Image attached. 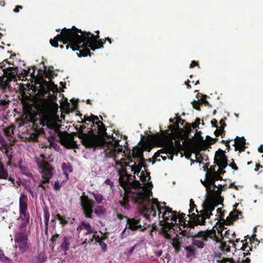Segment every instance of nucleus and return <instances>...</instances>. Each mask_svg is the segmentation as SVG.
I'll return each mask as SVG.
<instances>
[{
    "label": "nucleus",
    "instance_id": "1",
    "mask_svg": "<svg viewBox=\"0 0 263 263\" xmlns=\"http://www.w3.org/2000/svg\"><path fill=\"white\" fill-rule=\"evenodd\" d=\"M104 156L106 158H112L115 162V164L121 167L125 165L127 167L126 171L130 170L131 173L134 174V180L135 182V187L132 189L129 193L132 192V190L141 188H147L153 187L152 182L150 181L151 177L149 173L141 170L143 166L142 163L144 161L143 155V151L139 147H136L133 151L134 162L133 165H126L125 163L121 162L120 160L123 159L126 156L125 150L123 149L121 145H119L118 141H109L107 142L104 146Z\"/></svg>",
    "mask_w": 263,
    "mask_h": 263
},
{
    "label": "nucleus",
    "instance_id": "2",
    "mask_svg": "<svg viewBox=\"0 0 263 263\" xmlns=\"http://www.w3.org/2000/svg\"><path fill=\"white\" fill-rule=\"evenodd\" d=\"M97 33H99L97 31ZM99 34L95 36L90 32L82 31L74 26L72 29L63 28L61 34H58L53 39H50L52 46L57 47L58 41H61L64 44L69 43L72 50H79L81 56H87L90 49L95 51L96 49L103 48L104 42L101 40L98 41Z\"/></svg>",
    "mask_w": 263,
    "mask_h": 263
},
{
    "label": "nucleus",
    "instance_id": "3",
    "mask_svg": "<svg viewBox=\"0 0 263 263\" xmlns=\"http://www.w3.org/2000/svg\"><path fill=\"white\" fill-rule=\"evenodd\" d=\"M152 188L153 187L134 189L128 196L139 205L143 217L145 219H148L151 216L155 217L157 212H158L159 218L161 217L166 224L171 226L173 224L174 222L176 223L177 219L180 218L177 212L173 211L168 207H160L156 199H151ZM183 218V216L180 217Z\"/></svg>",
    "mask_w": 263,
    "mask_h": 263
},
{
    "label": "nucleus",
    "instance_id": "4",
    "mask_svg": "<svg viewBox=\"0 0 263 263\" xmlns=\"http://www.w3.org/2000/svg\"><path fill=\"white\" fill-rule=\"evenodd\" d=\"M215 229L200 231L192 236L193 246L199 249H203L205 246L211 244V242L216 243L218 241Z\"/></svg>",
    "mask_w": 263,
    "mask_h": 263
},
{
    "label": "nucleus",
    "instance_id": "5",
    "mask_svg": "<svg viewBox=\"0 0 263 263\" xmlns=\"http://www.w3.org/2000/svg\"><path fill=\"white\" fill-rule=\"evenodd\" d=\"M86 128L85 125H81L79 128L78 137L81 140L83 144L88 147L96 148L103 145V149L104 146L108 141L100 139L98 135L93 134L92 135L84 133V130ZM109 141H108L109 142Z\"/></svg>",
    "mask_w": 263,
    "mask_h": 263
},
{
    "label": "nucleus",
    "instance_id": "6",
    "mask_svg": "<svg viewBox=\"0 0 263 263\" xmlns=\"http://www.w3.org/2000/svg\"><path fill=\"white\" fill-rule=\"evenodd\" d=\"M37 168L41 174L43 181L41 182L39 186L44 190L49 187L48 183L53 174V170L50 164L45 160L41 159L36 161Z\"/></svg>",
    "mask_w": 263,
    "mask_h": 263
},
{
    "label": "nucleus",
    "instance_id": "7",
    "mask_svg": "<svg viewBox=\"0 0 263 263\" xmlns=\"http://www.w3.org/2000/svg\"><path fill=\"white\" fill-rule=\"evenodd\" d=\"M30 242L26 230L20 227L14 235V247L24 253L27 252L30 248Z\"/></svg>",
    "mask_w": 263,
    "mask_h": 263
},
{
    "label": "nucleus",
    "instance_id": "8",
    "mask_svg": "<svg viewBox=\"0 0 263 263\" xmlns=\"http://www.w3.org/2000/svg\"><path fill=\"white\" fill-rule=\"evenodd\" d=\"M215 205L211 203H206L204 206L203 210L201 211L200 214L196 216V221L197 224L204 225L205 219H209L212 215V211L214 210Z\"/></svg>",
    "mask_w": 263,
    "mask_h": 263
},
{
    "label": "nucleus",
    "instance_id": "9",
    "mask_svg": "<svg viewBox=\"0 0 263 263\" xmlns=\"http://www.w3.org/2000/svg\"><path fill=\"white\" fill-rule=\"evenodd\" d=\"M117 217L120 220L125 219L126 221V227H127L129 231H136L142 227L141 218L137 217L128 218L126 216L123 215L120 213H117Z\"/></svg>",
    "mask_w": 263,
    "mask_h": 263
},
{
    "label": "nucleus",
    "instance_id": "10",
    "mask_svg": "<svg viewBox=\"0 0 263 263\" xmlns=\"http://www.w3.org/2000/svg\"><path fill=\"white\" fill-rule=\"evenodd\" d=\"M135 182H133L131 184H129V186L125 189V192L126 194V197L124 198V201L120 202V210L124 214H127L129 209H130V205L128 202V201L130 200H131L134 203L137 204L139 210L141 213V215L143 216V214L142 213L141 210L140 209L139 205L138 204V203L135 202L133 200L131 199L130 197L128 196V192H130V191L132 190V189L135 187Z\"/></svg>",
    "mask_w": 263,
    "mask_h": 263
},
{
    "label": "nucleus",
    "instance_id": "11",
    "mask_svg": "<svg viewBox=\"0 0 263 263\" xmlns=\"http://www.w3.org/2000/svg\"><path fill=\"white\" fill-rule=\"evenodd\" d=\"M80 200L81 205L85 214V217L87 218H92L93 212V207L94 206L95 202L86 196L81 197Z\"/></svg>",
    "mask_w": 263,
    "mask_h": 263
},
{
    "label": "nucleus",
    "instance_id": "12",
    "mask_svg": "<svg viewBox=\"0 0 263 263\" xmlns=\"http://www.w3.org/2000/svg\"><path fill=\"white\" fill-rule=\"evenodd\" d=\"M77 229L78 231L83 230H86L85 234L88 236V237L86 238L85 241L82 243L83 245L84 243H90L93 242V238L96 236L95 233H97V232L95 231V229L91 227L89 223L83 221Z\"/></svg>",
    "mask_w": 263,
    "mask_h": 263
},
{
    "label": "nucleus",
    "instance_id": "13",
    "mask_svg": "<svg viewBox=\"0 0 263 263\" xmlns=\"http://www.w3.org/2000/svg\"><path fill=\"white\" fill-rule=\"evenodd\" d=\"M27 201V196L23 193L21 194L19 199L20 217L21 218L24 217L26 218V223H28L29 222V214L27 213V210L28 208Z\"/></svg>",
    "mask_w": 263,
    "mask_h": 263
},
{
    "label": "nucleus",
    "instance_id": "14",
    "mask_svg": "<svg viewBox=\"0 0 263 263\" xmlns=\"http://www.w3.org/2000/svg\"><path fill=\"white\" fill-rule=\"evenodd\" d=\"M175 151V146L173 142L172 141L170 145L167 146L166 147L159 150L156 153L157 157H160L163 160H165L167 157L169 158L171 160H173V156L172 153Z\"/></svg>",
    "mask_w": 263,
    "mask_h": 263
},
{
    "label": "nucleus",
    "instance_id": "15",
    "mask_svg": "<svg viewBox=\"0 0 263 263\" xmlns=\"http://www.w3.org/2000/svg\"><path fill=\"white\" fill-rule=\"evenodd\" d=\"M91 119L94 127V129H92V130L97 131L96 133L100 136H105L107 133L103 123L98 121L99 118L96 116L91 115Z\"/></svg>",
    "mask_w": 263,
    "mask_h": 263
},
{
    "label": "nucleus",
    "instance_id": "16",
    "mask_svg": "<svg viewBox=\"0 0 263 263\" xmlns=\"http://www.w3.org/2000/svg\"><path fill=\"white\" fill-rule=\"evenodd\" d=\"M62 144L68 148H73L77 146V142L74 141L73 136L67 134L62 138Z\"/></svg>",
    "mask_w": 263,
    "mask_h": 263
},
{
    "label": "nucleus",
    "instance_id": "17",
    "mask_svg": "<svg viewBox=\"0 0 263 263\" xmlns=\"http://www.w3.org/2000/svg\"><path fill=\"white\" fill-rule=\"evenodd\" d=\"M72 237L69 235L61 236L59 248L62 251H63L66 253L69 250V246L72 241Z\"/></svg>",
    "mask_w": 263,
    "mask_h": 263
},
{
    "label": "nucleus",
    "instance_id": "18",
    "mask_svg": "<svg viewBox=\"0 0 263 263\" xmlns=\"http://www.w3.org/2000/svg\"><path fill=\"white\" fill-rule=\"evenodd\" d=\"M215 160L217 162V165L223 169L228 166V159L223 152L216 154Z\"/></svg>",
    "mask_w": 263,
    "mask_h": 263
},
{
    "label": "nucleus",
    "instance_id": "19",
    "mask_svg": "<svg viewBox=\"0 0 263 263\" xmlns=\"http://www.w3.org/2000/svg\"><path fill=\"white\" fill-rule=\"evenodd\" d=\"M17 72V67H9L7 69H4V73H1V77L4 76L9 80H15Z\"/></svg>",
    "mask_w": 263,
    "mask_h": 263
},
{
    "label": "nucleus",
    "instance_id": "20",
    "mask_svg": "<svg viewBox=\"0 0 263 263\" xmlns=\"http://www.w3.org/2000/svg\"><path fill=\"white\" fill-rule=\"evenodd\" d=\"M0 179L10 181L12 184H15L14 179L9 175L7 169L0 159Z\"/></svg>",
    "mask_w": 263,
    "mask_h": 263
},
{
    "label": "nucleus",
    "instance_id": "21",
    "mask_svg": "<svg viewBox=\"0 0 263 263\" xmlns=\"http://www.w3.org/2000/svg\"><path fill=\"white\" fill-rule=\"evenodd\" d=\"M218 233L220 235V236L222 237H225L230 239H232L233 238V236L235 235V232L232 230H218Z\"/></svg>",
    "mask_w": 263,
    "mask_h": 263
},
{
    "label": "nucleus",
    "instance_id": "22",
    "mask_svg": "<svg viewBox=\"0 0 263 263\" xmlns=\"http://www.w3.org/2000/svg\"><path fill=\"white\" fill-rule=\"evenodd\" d=\"M184 250L186 251V258L195 257L196 256V249L193 246H185L184 247Z\"/></svg>",
    "mask_w": 263,
    "mask_h": 263
},
{
    "label": "nucleus",
    "instance_id": "23",
    "mask_svg": "<svg viewBox=\"0 0 263 263\" xmlns=\"http://www.w3.org/2000/svg\"><path fill=\"white\" fill-rule=\"evenodd\" d=\"M240 216H241V213L237 210L231 212L229 216L227 217V222L230 224L231 223L230 220H235L239 218Z\"/></svg>",
    "mask_w": 263,
    "mask_h": 263
},
{
    "label": "nucleus",
    "instance_id": "24",
    "mask_svg": "<svg viewBox=\"0 0 263 263\" xmlns=\"http://www.w3.org/2000/svg\"><path fill=\"white\" fill-rule=\"evenodd\" d=\"M61 167L64 174L67 177L68 175V173L72 172V168L69 163H63Z\"/></svg>",
    "mask_w": 263,
    "mask_h": 263
},
{
    "label": "nucleus",
    "instance_id": "25",
    "mask_svg": "<svg viewBox=\"0 0 263 263\" xmlns=\"http://www.w3.org/2000/svg\"><path fill=\"white\" fill-rule=\"evenodd\" d=\"M93 239L95 240V241L96 242L99 243L103 252H106L107 251L106 243L104 241L102 240L98 236H96L95 238H93Z\"/></svg>",
    "mask_w": 263,
    "mask_h": 263
},
{
    "label": "nucleus",
    "instance_id": "26",
    "mask_svg": "<svg viewBox=\"0 0 263 263\" xmlns=\"http://www.w3.org/2000/svg\"><path fill=\"white\" fill-rule=\"evenodd\" d=\"M202 184L206 187L207 190L211 191V186L214 187H216V185L215 183V181L213 179H210L209 181L206 182L205 181H202L201 180Z\"/></svg>",
    "mask_w": 263,
    "mask_h": 263
},
{
    "label": "nucleus",
    "instance_id": "27",
    "mask_svg": "<svg viewBox=\"0 0 263 263\" xmlns=\"http://www.w3.org/2000/svg\"><path fill=\"white\" fill-rule=\"evenodd\" d=\"M91 194L94 197L97 203L100 204L102 202L103 200V196L102 194L98 192H92Z\"/></svg>",
    "mask_w": 263,
    "mask_h": 263
},
{
    "label": "nucleus",
    "instance_id": "28",
    "mask_svg": "<svg viewBox=\"0 0 263 263\" xmlns=\"http://www.w3.org/2000/svg\"><path fill=\"white\" fill-rule=\"evenodd\" d=\"M44 217L45 226H48V223L50 218V213L47 210H44Z\"/></svg>",
    "mask_w": 263,
    "mask_h": 263
},
{
    "label": "nucleus",
    "instance_id": "29",
    "mask_svg": "<svg viewBox=\"0 0 263 263\" xmlns=\"http://www.w3.org/2000/svg\"><path fill=\"white\" fill-rule=\"evenodd\" d=\"M20 169L22 173H23L26 176L32 178H33V175L31 173H30L25 166H20Z\"/></svg>",
    "mask_w": 263,
    "mask_h": 263
},
{
    "label": "nucleus",
    "instance_id": "30",
    "mask_svg": "<svg viewBox=\"0 0 263 263\" xmlns=\"http://www.w3.org/2000/svg\"><path fill=\"white\" fill-rule=\"evenodd\" d=\"M127 227L125 226L124 229L121 232L119 236L121 239H123L126 236H127L128 235L130 234V231L129 230L127 231Z\"/></svg>",
    "mask_w": 263,
    "mask_h": 263
},
{
    "label": "nucleus",
    "instance_id": "31",
    "mask_svg": "<svg viewBox=\"0 0 263 263\" xmlns=\"http://www.w3.org/2000/svg\"><path fill=\"white\" fill-rule=\"evenodd\" d=\"M139 246V244H136L134 246H133L130 249L127 250V252H125V254L127 256H130L133 253L134 251L136 249H137Z\"/></svg>",
    "mask_w": 263,
    "mask_h": 263
},
{
    "label": "nucleus",
    "instance_id": "32",
    "mask_svg": "<svg viewBox=\"0 0 263 263\" xmlns=\"http://www.w3.org/2000/svg\"><path fill=\"white\" fill-rule=\"evenodd\" d=\"M56 218L58 220H59L60 223L63 225H65L67 223V221L65 219H64L59 214H57Z\"/></svg>",
    "mask_w": 263,
    "mask_h": 263
},
{
    "label": "nucleus",
    "instance_id": "33",
    "mask_svg": "<svg viewBox=\"0 0 263 263\" xmlns=\"http://www.w3.org/2000/svg\"><path fill=\"white\" fill-rule=\"evenodd\" d=\"M62 186L63 182H59V181H56L54 183L53 188L55 191H59Z\"/></svg>",
    "mask_w": 263,
    "mask_h": 263
},
{
    "label": "nucleus",
    "instance_id": "34",
    "mask_svg": "<svg viewBox=\"0 0 263 263\" xmlns=\"http://www.w3.org/2000/svg\"><path fill=\"white\" fill-rule=\"evenodd\" d=\"M93 127V125L92 123H90H90H87V128L89 129H90L88 132V133H89L88 134H89L90 135H92L93 134H95V135H96V134H97L96 133L97 131L92 130V129H93L92 128Z\"/></svg>",
    "mask_w": 263,
    "mask_h": 263
},
{
    "label": "nucleus",
    "instance_id": "35",
    "mask_svg": "<svg viewBox=\"0 0 263 263\" xmlns=\"http://www.w3.org/2000/svg\"><path fill=\"white\" fill-rule=\"evenodd\" d=\"M235 142L237 143L239 145L245 144L246 139L243 137L239 138L238 137H237Z\"/></svg>",
    "mask_w": 263,
    "mask_h": 263
},
{
    "label": "nucleus",
    "instance_id": "36",
    "mask_svg": "<svg viewBox=\"0 0 263 263\" xmlns=\"http://www.w3.org/2000/svg\"><path fill=\"white\" fill-rule=\"evenodd\" d=\"M0 260L3 262H6L9 260L8 258L5 256L2 250L0 251Z\"/></svg>",
    "mask_w": 263,
    "mask_h": 263
},
{
    "label": "nucleus",
    "instance_id": "37",
    "mask_svg": "<svg viewBox=\"0 0 263 263\" xmlns=\"http://www.w3.org/2000/svg\"><path fill=\"white\" fill-rule=\"evenodd\" d=\"M190 209L189 210V212L190 213H192L194 211V208H195L196 205H195L194 203V201L193 199L190 200Z\"/></svg>",
    "mask_w": 263,
    "mask_h": 263
},
{
    "label": "nucleus",
    "instance_id": "38",
    "mask_svg": "<svg viewBox=\"0 0 263 263\" xmlns=\"http://www.w3.org/2000/svg\"><path fill=\"white\" fill-rule=\"evenodd\" d=\"M5 134L7 136H11L12 134V129L11 127L7 128L5 130Z\"/></svg>",
    "mask_w": 263,
    "mask_h": 263
},
{
    "label": "nucleus",
    "instance_id": "39",
    "mask_svg": "<svg viewBox=\"0 0 263 263\" xmlns=\"http://www.w3.org/2000/svg\"><path fill=\"white\" fill-rule=\"evenodd\" d=\"M7 63L10 65V64H9L7 60H4L3 62L1 63L0 69H2L3 70V73H4V69H5V67ZM6 69H7V68H6Z\"/></svg>",
    "mask_w": 263,
    "mask_h": 263
},
{
    "label": "nucleus",
    "instance_id": "40",
    "mask_svg": "<svg viewBox=\"0 0 263 263\" xmlns=\"http://www.w3.org/2000/svg\"><path fill=\"white\" fill-rule=\"evenodd\" d=\"M193 106V107L197 109V110H200V106H199V103L197 101H194L192 102Z\"/></svg>",
    "mask_w": 263,
    "mask_h": 263
},
{
    "label": "nucleus",
    "instance_id": "41",
    "mask_svg": "<svg viewBox=\"0 0 263 263\" xmlns=\"http://www.w3.org/2000/svg\"><path fill=\"white\" fill-rule=\"evenodd\" d=\"M59 237V234H55L54 235H53L51 238V241L52 242V243L55 245V242L57 240V239Z\"/></svg>",
    "mask_w": 263,
    "mask_h": 263
},
{
    "label": "nucleus",
    "instance_id": "42",
    "mask_svg": "<svg viewBox=\"0 0 263 263\" xmlns=\"http://www.w3.org/2000/svg\"><path fill=\"white\" fill-rule=\"evenodd\" d=\"M95 212L97 215H101V214H102L104 213V211L101 208L100 210L95 209Z\"/></svg>",
    "mask_w": 263,
    "mask_h": 263
},
{
    "label": "nucleus",
    "instance_id": "43",
    "mask_svg": "<svg viewBox=\"0 0 263 263\" xmlns=\"http://www.w3.org/2000/svg\"><path fill=\"white\" fill-rule=\"evenodd\" d=\"M23 9V7L21 6H16L15 8L13 10V12L15 13H17L20 11L21 9Z\"/></svg>",
    "mask_w": 263,
    "mask_h": 263
},
{
    "label": "nucleus",
    "instance_id": "44",
    "mask_svg": "<svg viewBox=\"0 0 263 263\" xmlns=\"http://www.w3.org/2000/svg\"><path fill=\"white\" fill-rule=\"evenodd\" d=\"M229 166L232 167V169L234 170H237L238 167L236 165V164L234 163V162H233L232 163L229 164Z\"/></svg>",
    "mask_w": 263,
    "mask_h": 263
},
{
    "label": "nucleus",
    "instance_id": "45",
    "mask_svg": "<svg viewBox=\"0 0 263 263\" xmlns=\"http://www.w3.org/2000/svg\"><path fill=\"white\" fill-rule=\"evenodd\" d=\"M105 183L111 186H112L113 185V182L109 179H106L105 181Z\"/></svg>",
    "mask_w": 263,
    "mask_h": 263
},
{
    "label": "nucleus",
    "instance_id": "46",
    "mask_svg": "<svg viewBox=\"0 0 263 263\" xmlns=\"http://www.w3.org/2000/svg\"><path fill=\"white\" fill-rule=\"evenodd\" d=\"M200 101H201V103H203L205 105H206V106L210 105L209 102L208 101L205 100V99H201Z\"/></svg>",
    "mask_w": 263,
    "mask_h": 263
},
{
    "label": "nucleus",
    "instance_id": "47",
    "mask_svg": "<svg viewBox=\"0 0 263 263\" xmlns=\"http://www.w3.org/2000/svg\"><path fill=\"white\" fill-rule=\"evenodd\" d=\"M245 148H246V147L245 146V144L239 145V149L240 151L243 152V151H245Z\"/></svg>",
    "mask_w": 263,
    "mask_h": 263
},
{
    "label": "nucleus",
    "instance_id": "48",
    "mask_svg": "<svg viewBox=\"0 0 263 263\" xmlns=\"http://www.w3.org/2000/svg\"><path fill=\"white\" fill-rule=\"evenodd\" d=\"M196 65H197V62L195 61H193L191 63L190 67V68H193Z\"/></svg>",
    "mask_w": 263,
    "mask_h": 263
},
{
    "label": "nucleus",
    "instance_id": "49",
    "mask_svg": "<svg viewBox=\"0 0 263 263\" xmlns=\"http://www.w3.org/2000/svg\"><path fill=\"white\" fill-rule=\"evenodd\" d=\"M85 121H89L90 122H92V120L91 119V117H84Z\"/></svg>",
    "mask_w": 263,
    "mask_h": 263
},
{
    "label": "nucleus",
    "instance_id": "50",
    "mask_svg": "<svg viewBox=\"0 0 263 263\" xmlns=\"http://www.w3.org/2000/svg\"><path fill=\"white\" fill-rule=\"evenodd\" d=\"M71 101H72L73 105V108H76L77 107V104H78L77 101H75L74 99L71 100Z\"/></svg>",
    "mask_w": 263,
    "mask_h": 263
},
{
    "label": "nucleus",
    "instance_id": "51",
    "mask_svg": "<svg viewBox=\"0 0 263 263\" xmlns=\"http://www.w3.org/2000/svg\"><path fill=\"white\" fill-rule=\"evenodd\" d=\"M162 254V252L161 250L156 252V253H155V254L157 257H160V256H161Z\"/></svg>",
    "mask_w": 263,
    "mask_h": 263
},
{
    "label": "nucleus",
    "instance_id": "52",
    "mask_svg": "<svg viewBox=\"0 0 263 263\" xmlns=\"http://www.w3.org/2000/svg\"><path fill=\"white\" fill-rule=\"evenodd\" d=\"M258 152L260 153H263V145H260V146L258 147Z\"/></svg>",
    "mask_w": 263,
    "mask_h": 263
},
{
    "label": "nucleus",
    "instance_id": "53",
    "mask_svg": "<svg viewBox=\"0 0 263 263\" xmlns=\"http://www.w3.org/2000/svg\"><path fill=\"white\" fill-rule=\"evenodd\" d=\"M220 123L221 125V126H223V128H224V127L226 126V124H225V123L223 120H221L220 121Z\"/></svg>",
    "mask_w": 263,
    "mask_h": 263
},
{
    "label": "nucleus",
    "instance_id": "54",
    "mask_svg": "<svg viewBox=\"0 0 263 263\" xmlns=\"http://www.w3.org/2000/svg\"><path fill=\"white\" fill-rule=\"evenodd\" d=\"M215 177L216 180H220L222 179L221 176L219 175H216Z\"/></svg>",
    "mask_w": 263,
    "mask_h": 263
},
{
    "label": "nucleus",
    "instance_id": "55",
    "mask_svg": "<svg viewBox=\"0 0 263 263\" xmlns=\"http://www.w3.org/2000/svg\"><path fill=\"white\" fill-rule=\"evenodd\" d=\"M189 82L190 81L189 80L185 82V84L186 85L187 88H190L191 87V85L189 84Z\"/></svg>",
    "mask_w": 263,
    "mask_h": 263
},
{
    "label": "nucleus",
    "instance_id": "56",
    "mask_svg": "<svg viewBox=\"0 0 263 263\" xmlns=\"http://www.w3.org/2000/svg\"><path fill=\"white\" fill-rule=\"evenodd\" d=\"M259 167H262V166L260 165V164H257L255 168V171L257 172L259 170Z\"/></svg>",
    "mask_w": 263,
    "mask_h": 263
},
{
    "label": "nucleus",
    "instance_id": "57",
    "mask_svg": "<svg viewBox=\"0 0 263 263\" xmlns=\"http://www.w3.org/2000/svg\"><path fill=\"white\" fill-rule=\"evenodd\" d=\"M28 191L30 193V194L33 197V191L30 188L28 189Z\"/></svg>",
    "mask_w": 263,
    "mask_h": 263
},
{
    "label": "nucleus",
    "instance_id": "58",
    "mask_svg": "<svg viewBox=\"0 0 263 263\" xmlns=\"http://www.w3.org/2000/svg\"><path fill=\"white\" fill-rule=\"evenodd\" d=\"M200 119L199 118H197L196 119V121L195 122V123L197 124L198 126H199V124H200Z\"/></svg>",
    "mask_w": 263,
    "mask_h": 263
},
{
    "label": "nucleus",
    "instance_id": "59",
    "mask_svg": "<svg viewBox=\"0 0 263 263\" xmlns=\"http://www.w3.org/2000/svg\"><path fill=\"white\" fill-rule=\"evenodd\" d=\"M225 173L224 171H223L222 170H219L218 171V173L219 175H223Z\"/></svg>",
    "mask_w": 263,
    "mask_h": 263
},
{
    "label": "nucleus",
    "instance_id": "60",
    "mask_svg": "<svg viewBox=\"0 0 263 263\" xmlns=\"http://www.w3.org/2000/svg\"><path fill=\"white\" fill-rule=\"evenodd\" d=\"M230 186L231 187H234V189H235L236 190H238V187L237 186L235 185L234 183H232L231 184Z\"/></svg>",
    "mask_w": 263,
    "mask_h": 263
},
{
    "label": "nucleus",
    "instance_id": "61",
    "mask_svg": "<svg viewBox=\"0 0 263 263\" xmlns=\"http://www.w3.org/2000/svg\"><path fill=\"white\" fill-rule=\"evenodd\" d=\"M198 126L195 122L192 124V127L194 129H196Z\"/></svg>",
    "mask_w": 263,
    "mask_h": 263
},
{
    "label": "nucleus",
    "instance_id": "62",
    "mask_svg": "<svg viewBox=\"0 0 263 263\" xmlns=\"http://www.w3.org/2000/svg\"><path fill=\"white\" fill-rule=\"evenodd\" d=\"M48 226H45V234H47L48 233Z\"/></svg>",
    "mask_w": 263,
    "mask_h": 263
},
{
    "label": "nucleus",
    "instance_id": "63",
    "mask_svg": "<svg viewBox=\"0 0 263 263\" xmlns=\"http://www.w3.org/2000/svg\"><path fill=\"white\" fill-rule=\"evenodd\" d=\"M165 235V237H166V238H167V239H170L171 238L170 235L168 233H166Z\"/></svg>",
    "mask_w": 263,
    "mask_h": 263
},
{
    "label": "nucleus",
    "instance_id": "64",
    "mask_svg": "<svg viewBox=\"0 0 263 263\" xmlns=\"http://www.w3.org/2000/svg\"><path fill=\"white\" fill-rule=\"evenodd\" d=\"M0 101H1V104H2V105H5L6 103V101L5 100H1Z\"/></svg>",
    "mask_w": 263,
    "mask_h": 263
}]
</instances>
